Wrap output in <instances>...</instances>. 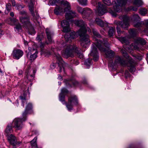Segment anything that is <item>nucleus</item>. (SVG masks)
Here are the masks:
<instances>
[{"mask_svg": "<svg viewBox=\"0 0 148 148\" xmlns=\"http://www.w3.org/2000/svg\"><path fill=\"white\" fill-rule=\"evenodd\" d=\"M72 23L75 24L80 27V29L76 33L75 32L67 33L64 34V38L66 42V44H63V49L62 51V54L63 57L66 58L73 56L74 52L77 53V56L80 58H83V56L79 48L72 43H70L72 40L76 36H79L80 38V44L83 47L86 48L90 44V40L89 36L86 34L87 31L91 32V30L87 26L82 20H71Z\"/></svg>", "mask_w": 148, "mask_h": 148, "instance_id": "f257e3e1", "label": "nucleus"}, {"mask_svg": "<svg viewBox=\"0 0 148 148\" xmlns=\"http://www.w3.org/2000/svg\"><path fill=\"white\" fill-rule=\"evenodd\" d=\"M127 0H116L113 1V8H110L106 9V7L98 2L97 7L95 10V13L99 16L103 15L106 11L109 12L113 16H116V13L121 11L120 7L126 4Z\"/></svg>", "mask_w": 148, "mask_h": 148, "instance_id": "f03ea898", "label": "nucleus"}, {"mask_svg": "<svg viewBox=\"0 0 148 148\" xmlns=\"http://www.w3.org/2000/svg\"><path fill=\"white\" fill-rule=\"evenodd\" d=\"M123 57L125 58H128V61L123 60V58L118 56L115 58L114 64L117 65L123 66H127L129 71L132 73L135 71L136 63L131 58H129L127 53L123 49H122L120 51Z\"/></svg>", "mask_w": 148, "mask_h": 148, "instance_id": "7ed1b4c3", "label": "nucleus"}, {"mask_svg": "<svg viewBox=\"0 0 148 148\" xmlns=\"http://www.w3.org/2000/svg\"><path fill=\"white\" fill-rule=\"evenodd\" d=\"M92 32L95 36L93 38V40H95V42L92 45V50L90 53V55L93 57V60L95 61H97L98 59L99 56L98 55V52L97 49V47L95 45L96 41L98 40V41H100L102 42H104L103 41H105L106 40H104L103 39L101 40L98 38L101 37L100 35L98 33L97 31L94 29H93Z\"/></svg>", "mask_w": 148, "mask_h": 148, "instance_id": "20e7f679", "label": "nucleus"}, {"mask_svg": "<svg viewBox=\"0 0 148 148\" xmlns=\"http://www.w3.org/2000/svg\"><path fill=\"white\" fill-rule=\"evenodd\" d=\"M65 96V95L60 93L59 95V100L63 104H65L66 105V107L69 111H71L73 110V105L78 104L77 98L75 96H71L69 97L68 102L67 103L64 100Z\"/></svg>", "mask_w": 148, "mask_h": 148, "instance_id": "39448f33", "label": "nucleus"}, {"mask_svg": "<svg viewBox=\"0 0 148 148\" xmlns=\"http://www.w3.org/2000/svg\"><path fill=\"white\" fill-rule=\"evenodd\" d=\"M98 40L96 41L95 45L97 47V48H98L99 50L101 52H104L105 53L106 57L108 58H111L114 56V53L112 50L109 49H106L104 47H105L108 48L109 44L107 40L105 41H103L104 42Z\"/></svg>", "mask_w": 148, "mask_h": 148, "instance_id": "423d86ee", "label": "nucleus"}, {"mask_svg": "<svg viewBox=\"0 0 148 148\" xmlns=\"http://www.w3.org/2000/svg\"><path fill=\"white\" fill-rule=\"evenodd\" d=\"M59 4V5H57L54 10V12L55 14L57 15H58L62 13H63L64 12H67L65 15V17L67 20H71L76 16L75 12L74 11H72L71 10V6H70V10L65 11L64 9L63 10L62 6L63 5L64 7H66L65 8H66L67 6H64L63 4H61V3Z\"/></svg>", "mask_w": 148, "mask_h": 148, "instance_id": "0eeeda50", "label": "nucleus"}, {"mask_svg": "<svg viewBox=\"0 0 148 148\" xmlns=\"http://www.w3.org/2000/svg\"><path fill=\"white\" fill-rule=\"evenodd\" d=\"M25 2L26 3H28L29 10L32 16L34 19L38 22L39 25H40V23L38 21V20L39 18V16L36 11L34 12V4L35 0H24Z\"/></svg>", "mask_w": 148, "mask_h": 148, "instance_id": "6e6552de", "label": "nucleus"}, {"mask_svg": "<svg viewBox=\"0 0 148 148\" xmlns=\"http://www.w3.org/2000/svg\"><path fill=\"white\" fill-rule=\"evenodd\" d=\"M56 57L58 60L59 61L58 63H53L50 65V68L52 69H54L56 66V65H58V68L59 72L62 71V68L65 66L66 64V63L62 60V58L59 54H57L56 55Z\"/></svg>", "mask_w": 148, "mask_h": 148, "instance_id": "1a4fd4ad", "label": "nucleus"}, {"mask_svg": "<svg viewBox=\"0 0 148 148\" xmlns=\"http://www.w3.org/2000/svg\"><path fill=\"white\" fill-rule=\"evenodd\" d=\"M120 19L123 20V21H117L115 23L118 25H120L123 28L126 29L129 26V18L126 15L120 16Z\"/></svg>", "mask_w": 148, "mask_h": 148, "instance_id": "9d476101", "label": "nucleus"}, {"mask_svg": "<svg viewBox=\"0 0 148 148\" xmlns=\"http://www.w3.org/2000/svg\"><path fill=\"white\" fill-rule=\"evenodd\" d=\"M38 53V52L36 49L29 47L28 53L26 54V56L28 59L32 62L37 57Z\"/></svg>", "mask_w": 148, "mask_h": 148, "instance_id": "9b49d317", "label": "nucleus"}, {"mask_svg": "<svg viewBox=\"0 0 148 148\" xmlns=\"http://www.w3.org/2000/svg\"><path fill=\"white\" fill-rule=\"evenodd\" d=\"M23 118L21 119L19 118L15 119L12 122V126L16 129L19 130L23 127L22 123L26 120V117L23 116Z\"/></svg>", "mask_w": 148, "mask_h": 148, "instance_id": "f8f14e48", "label": "nucleus"}, {"mask_svg": "<svg viewBox=\"0 0 148 148\" xmlns=\"http://www.w3.org/2000/svg\"><path fill=\"white\" fill-rule=\"evenodd\" d=\"M56 3H61L64 6H67V8H64V11H66L70 10V4L66 1L64 0H50L48 4L49 5H53Z\"/></svg>", "mask_w": 148, "mask_h": 148, "instance_id": "ddd939ff", "label": "nucleus"}, {"mask_svg": "<svg viewBox=\"0 0 148 148\" xmlns=\"http://www.w3.org/2000/svg\"><path fill=\"white\" fill-rule=\"evenodd\" d=\"M20 22L26 28L29 29L32 27V25L30 21V17L29 16L23 17V16L19 17Z\"/></svg>", "mask_w": 148, "mask_h": 148, "instance_id": "4468645a", "label": "nucleus"}, {"mask_svg": "<svg viewBox=\"0 0 148 148\" xmlns=\"http://www.w3.org/2000/svg\"><path fill=\"white\" fill-rule=\"evenodd\" d=\"M64 82L66 86L72 87V86H77L79 85V83L73 78L64 79Z\"/></svg>", "mask_w": 148, "mask_h": 148, "instance_id": "2eb2a0df", "label": "nucleus"}, {"mask_svg": "<svg viewBox=\"0 0 148 148\" xmlns=\"http://www.w3.org/2000/svg\"><path fill=\"white\" fill-rule=\"evenodd\" d=\"M7 138L10 143L14 146L16 145H19L21 143L20 141L17 142L16 137L12 134H10Z\"/></svg>", "mask_w": 148, "mask_h": 148, "instance_id": "dca6fc26", "label": "nucleus"}, {"mask_svg": "<svg viewBox=\"0 0 148 148\" xmlns=\"http://www.w3.org/2000/svg\"><path fill=\"white\" fill-rule=\"evenodd\" d=\"M85 11L83 14V18L84 19H87L89 20L92 13V11L88 8H85Z\"/></svg>", "mask_w": 148, "mask_h": 148, "instance_id": "f3484780", "label": "nucleus"}, {"mask_svg": "<svg viewBox=\"0 0 148 148\" xmlns=\"http://www.w3.org/2000/svg\"><path fill=\"white\" fill-rule=\"evenodd\" d=\"M23 51L19 49L14 50L12 53V56L14 58L18 59L23 55Z\"/></svg>", "mask_w": 148, "mask_h": 148, "instance_id": "a211bd4d", "label": "nucleus"}, {"mask_svg": "<svg viewBox=\"0 0 148 148\" xmlns=\"http://www.w3.org/2000/svg\"><path fill=\"white\" fill-rule=\"evenodd\" d=\"M61 25L63 29V32H68L70 31V29L69 26V23L67 21L63 20L61 22Z\"/></svg>", "mask_w": 148, "mask_h": 148, "instance_id": "6ab92c4d", "label": "nucleus"}, {"mask_svg": "<svg viewBox=\"0 0 148 148\" xmlns=\"http://www.w3.org/2000/svg\"><path fill=\"white\" fill-rule=\"evenodd\" d=\"M35 72L34 70H30L29 69L26 70L25 74L26 75L27 79L29 81H31L34 79V73Z\"/></svg>", "mask_w": 148, "mask_h": 148, "instance_id": "aec40b11", "label": "nucleus"}, {"mask_svg": "<svg viewBox=\"0 0 148 148\" xmlns=\"http://www.w3.org/2000/svg\"><path fill=\"white\" fill-rule=\"evenodd\" d=\"M32 108V104L31 103H29L27 105L25 109L24 112L22 114V116L23 117H26V115L28 113V112L29 110H31Z\"/></svg>", "mask_w": 148, "mask_h": 148, "instance_id": "412c9836", "label": "nucleus"}, {"mask_svg": "<svg viewBox=\"0 0 148 148\" xmlns=\"http://www.w3.org/2000/svg\"><path fill=\"white\" fill-rule=\"evenodd\" d=\"M95 21L96 23L101 27L104 26L107 27L108 26L106 23H104L101 19L99 18H96L95 20Z\"/></svg>", "mask_w": 148, "mask_h": 148, "instance_id": "4be33fe9", "label": "nucleus"}, {"mask_svg": "<svg viewBox=\"0 0 148 148\" xmlns=\"http://www.w3.org/2000/svg\"><path fill=\"white\" fill-rule=\"evenodd\" d=\"M13 131V130L11 126L8 125L5 130V134L8 137V136Z\"/></svg>", "mask_w": 148, "mask_h": 148, "instance_id": "5701e85b", "label": "nucleus"}, {"mask_svg": "<svg viewBox=\"0 0 148 148\" xmlns=\"http://www.w3.org/2000/svg\"><path fill=\"white\" fill-rule=\"evenodd\" d=\"M129 33L131 37H133L136 36L138 34V31L134 29H130L129 31Z\"/></svg>", "mask_w": 148, "mask_h": 148, "instance_id": "b1692460", "label": "nucleus"}, {"mask_svg": "<svg viewBox=\"0 0 148 148\" xmlns=\"http://www.w3.org/2000/svg\"><path fill=\"white\" fill-rule=\"evenodd\" d=\"M135 42L137 44H140L141 45H144L146 44V41L143 39L140 38H137L135 40Z\"/></svg>", "mask_w": 148, "mask_h": 148, "instance_id": "393cba45", "label": "nucleus"}, {"mask_svg": "<svg viewBox=\"0 0 148 148\" xmlns=\"http://www.w3.org/2000/svg\"><path fill=\"white\" fill-rule=\"evenodd\" d=\"M46 33L47 35V37L48 39V41L49 42H51L52 41L51 39V35L52 34L51 32L49 29H46Z\"/></svg>", "mask_w": 148, "mask_h": 148, "instance_id": "a878e982", "label": "nucleus"}, {"mask_svg": "<svg viewBox=\"0 0 148 148\" xmlns=\"http://www.w3.org/2000/svg\"><path fill=\"white\" fill-rule=\"evenodd\" d=\"M45 43H43L42 42H41L40 45V47L41 49V54H44L46 53L47 52V51L45 49H44V47L45 46Z\"/></svg>", "mask_w": 148, "mask_h": 148, "instance_id": "bb28decb", "label": "nucleus"}, {"mask_svg": "<svg viewBox=\"0 0 148 148\" xmlns=\"http://www.w3.org/2000/svg\"><path fill=\"white\" fill-rule=\"evenodd\" d=\"M14 29L15 32L18 33L22 31L21 26V24L18 23L17 24H16L15 27H14Z\"/></svg>", "mask_w": 148, "mask_h": 148, "instance_id": "cd10ccee", "label": "nucleus"}, {"mask_svg": "<svg viewBox=\"0 0 148 148\" xmlns=\"http://www.w3.org/2000/svg\"><path fill=\"white\" fill-rule=\"evenodd\" d=\"M92 59L90 58H88L85 61L84 64L86 66L87 68H89L90 65L92 64Z\"/></svg>", "mask_w": 148, "mask_h": 148, "instance_id": "c85d7f7f", "label": "nucleus"}, {"mask_svg": "<svg viewBox=\"0 0 148 148\" xmlns=\"http://www.w3.org/2000/svg\"><path fill=\"white\" fill-rule=\"evenodd\" d=\"M134 4L136 5L137 7H138L142 5L143 3L141 0H134Z\"/></svg>", "mask_w": 148, "mask_h": 148, "instance_id": "c756f323", "label": "nucleus"}, {"mask_svg": "<svg viewBox=\"0 0 148 148\" xmlns=\"http://www.w3.org/2000/svg\"><path fill=\"white\" fill-rule=\"evenodd\" d=\"M26 97V94L25 93H24L23 95H21L20 96V99H21V101L22 102V105L23 106V107H24V103L25 102Z\"/></svg>", "mask_w": 148, "mask_h": 148, "instance_id": "7c9ffc66", "label": "nucleus"}, {"mask_svg": "<svg viewBox=\"0 0 148 148\" xmlns=\"http://www.w3.org/2000/svg\"><path fill=\"white\" fill-rule=\"evenodd\" d=\"M144 24L146 27L144 29V31L148 36V20H145Z\"/></svg>", "mask_w": 148, "mask_h": 148, "instance_id": "2f4dec72", "label": "nucleus"}, {"mask_svg": "<svg viewBox=\"0 0 148 148\" xmlns=\"http://www.w3.org/2000/svg\"><path fill=\"white\" fill-rule=\"evenodd\" d=\"M115 29V28H113V27H111L108 31V33L109 36L111 37L113 36L114 32Z\"/></svg>", "mask_w": 148, "mask_h": 148, "instance_id": "473e14b6", "label": "nucleus"}, {"mask_svg": "<svg viewBox=\"0 0 148 148\" xmlns=\"http://www.w3.org/2000/svg\"><path fill=\"white\" fill-rule=\"evenodd\" d=\"M37 139L36 137H35L34 139L31 142V143L32 147H37L36 143V141Z\"/></svg>", "mask_w": 148, "mask_h": 148, "instance_id": "72a5a7b5", "label": "nucleus"}, {"mask_svg": "<svg viewBox=\"0 0 148 148\" xmlns=\"http://www.w3.org/2000/svg\"><path fill=\"white\" fill-rule=\"evenodd\" d=\"M147 13V10L144 8H141L139 10V13L143 16H144Z\"/></svg>", "mask_w": 148, "mask_h": 148, "instance_id": "f704fd0d", "label": "nucleus"}, {"mask_svg": "<svg viewBox=\"0 0 148 148\" xmlns=\"http://www.w3.org/2000/svg\"><path fill=\"white\" fill-rule=\"evenodd\" d=\"M79 3L83 6L86 5H87V0H77Z\"/></svg>", "mask_w": 148, "mask_h": 148, "instance_id": "c9c22d12", "label": "nucleus"}, {"mask_svg": "<svg viewBox=\"0 0 148 148\" xmlns=\"http://www.w3.org/2000/svg\"><path fill=\"white\" fill-rule=\"evenodd\" d=\"M119 40L122 43H127L128 42V40L125 37H120L119 38Z\"/></svg>", "mask_w": 148, "mask_h": 148, "instance_id": "e433bc0d", "label": "nucleus"}, {"mask_svg": "<svg viewBox=\"0 0 148 148\" xmlns=\"http://www.w3.org/2000/svg\"><path fill=\"white\" fill-rule=\"evenodd\" d=\"M140 17L137 14H134L132 17V19L134 21H139Z\"/></svg>", "mask_w": 148, "mask_h": 148, "instance_id": "4c0bfd02", "label": "nucleus"}, {"mask_svg": "<svg viewBox=\"0 0 148 148\" xmlns=\"http://www.w3.org/2000/svg\"><path fill=\"white\" fill-rule=\"evenodd\" d=\"M85 8H82L80 7H77V10L78 12L82 14V16L83 17V14L84 13L85 11Z\"/></svg>", "mask_w": 148, "mask_h": 148, "instance_id": "58836bf2", "label": "nucleus"}, {"mask_svg": "<svg viewBox=\"0 0 148 148\" xmlns=\"http://www.w3.org/2000/svg\"><path fill=\"white\" fill-rule=\"evenodd\" d=\"M25 7L24 5H21L20 4H17L15 6L16 9L18 10H20Z\"/></svg>", "mask_w": 148, "mask_h": 148, "instance_id": "ea45409f", "label": "nucleus"}, {"mask_svg": "<svg viewBox=\"0 0 148 148\" xmlns=\"http://www.w3.org/2000/svg\"><path fill=\"white\" fill-rule=\"evenodd\" d=\"M68 92V90L64 88H63L61 90V92L60 93L65 95V94Z\"/></svg>", "mask_w": 148, "mask_h": 148, "instance_id": "a19ab883", "label": "nucleus"}, {"mask_svg": "<svg viewBox=\"0 0 148 148\" xmlns=\"http://www.w3.org/2000/svg\"><path fill=\"white\" fill-rule=\"evenodd\" d=\"M134 26L136 27H138L141 26L142 23L140 22H134Z\"/></svg>", "mask_w": 148, "mask_h": 148, "instance_id": "79ce46f5", "label": "nucleus"}, {"mask_svg": "<svg viewBox=\"0 0 148 148\" xmlns=\"http://www.w3.org/2000/svg\"><path fill=\"white\" fill-rule=\"evenodd\" d=\"M43 37V35L42 34H40L37 36L36 39L38 42H40L41 41Z\"/></svg>", "mask_w": 148, "mask_h": 148, "instance_id": "37998d69", "label": "nucleus"}, {"mask_svg": "<svg viewBox=\"0 0 148 148\" xmlns=\"http://www.w3.org/2000/svg\"><path fill=\"white\" fill-rule=\"evenodd\" d=\"M9 20L10 21L12 22L10 23L11 25H15V23L17 21H18V20L14 18H10L9 19Z\"/></svg>", "mask_w": 148, "mask_h": 148, "instance_id": "c03bdc74", "label": "nucleus"}, {"mask_svg": "<svg viewBox=\"0 0 148 148\" xmlns=\"http://www.w3.org/2000/svg\"><path fill=\"white\" fill-rule=\"evenodd\" d=\"M103 3L106 5L110 6L111 4V2L110 0H103Z\"/></svg>", "mask_w": 148, "mask_h": 148, "instance_id": "a18cd8bd", "label": "nucleus"}, {"mask_svg": "<svg viewBox=\"0 0 148 148\" xmlns=\"http://www.w3.org/2000/svg\"><path fill=\"white\" fill-rule=\"evenodd\" d=\"M11 8V6L10 3H8L6 5V9L7 11L9 12Z\"/></svg>", "mask_w": 148, "mask_h": 148, "instance_id": "49530a36", "label": "nucleus"}, {"mask_svg": "<svg viewBox=\"0 0 148 148\" xmlns=\"http://www.w3.org/2000/svg\"><path fill=\"white\" fill-rule=\"evenodd\" d=\"M19 14L21 15H25V16H28L27 14V13L24 10H22L21 11H20L19 12Z\"/></svg>", "mask_w": 148, "mask_h": 148, "instance_id": "de8ad7c7", "label": "nucleus"}, {"mask_svg": "<svg viewBox=\"0 0 148 148\" xmlns=\"http://www.w3.org/2000/svg\"><path fill=\"white\" fill-rule=\"evenodd\" d=\"M71 63L72 64H73L75 65H77L79 64V62L77 60H72L71 61Z\"/></svg>", "mask_w": 148, "mask_h": 148, "instance_id": "09e8293b", "label": "nucleus"}, {"mask_svg": "<svg viewBox=\"0 0 148 148\" xmlns=\"http://www.w3.org/2000/svg\"><path fill=\"white\" fill-rule=\"evenodd\" d=\"M130 76V74L128 71H125V77L126 78H127V77H129Z\"/></svg>", "mask_w": 148, "mask_h": 148, "instance_id": "8fccbe9b", "label": "nucleus"}, {"mask_svg": "<svg viewBox=\"0 0 148 148\" xmlns=\"http://www.w3.org/2000/svg\"><path fill=\"white\" fill-rule=\"evenodd\" d=\"M91 3L92 5L95 6L97 5V2L96 0H92L91 1Z\"/></svg>", "mask_w": 148, "mask_h": 148, "instance_id": "3c124183", "label": "nucleus"}, {"mask_svg": "<svg viewBox=\"0 0 148 148\" xmlns=\"http://www.w3.org/2000/svg\"><path fill=\"white\" fill-rule=\"evenodd\" d=\"M117 25V26L116 27V29L117 30V32L118 34H120L121 32V29L120 28L118 27L119 25Z\"/></svg>", "mask_w": 148, "mask_h": 148, "instance_id": "603ef678", "label": "nucleus"}, {"mask_svg": "<svg viewBox=\"0 0 148 148\" xmlns=\"http://www.w3.org/2000/svg\"><path fill=\"white\" fill-rule=\"evenodd\" d=\"M82 82L84 84H88V83L86 79L84 78L82 81Z\"/></svg>", "mask_w": 148, "mask_h": 148, "instance_id": "864d4df0", "label": "nucleus"}, {"mask_svg": "<svg viewBox=\"0 0 148 148\" xmlns=\"http://www.w3.org/2000/svg\"><path fill=\"white\" fill-rule=\"evenodd\" d=\"M130 9L134 11H136L137 10V8L136 7L132 6L131 7Z\"/></svg>", "mask_w": 148, "mask_h": 148, "instance_id": "5fc2aeb1", "label": "nucleus"}, {"mask_svg": "<svg viewBox=\"0 0 148 148\" xmlns=\"http://www.w3.org/2000/svg\"><path fill=\"white\" fill-rule=\"evenodd\" d=\"M135 57L136 58V59H138L139 60H141L142 59V57L141 56H135Z\"/></svg>", "mask_w": 148, "mask_h": 148, "instance_id": "6e6d98bb", "label": "nucleus"}, {"mask_svg": "<svg viewBox=\"0 0 148 148\" xmlns=\"http://www.w3.org/2000/svg\"><path fill=\"white\" fill-rule=\"evenodd\" d=\"M12 5L13 6L15 7L16 5V3L14 0H11Z\"/></svg>", "mask_w": 148, "mask_h": 148, "instance_id": "4d7b16f0", "label": "nucleus"}, {"mask_svg": "<svg viewBox=\"0 0 148 148\" xmlns=\"http://www.w3.org/2000/svg\"><path fill=\"white\" fill-rule=\"evenodd\" d=\"M58 79L60 80H62V76L60 75H58Z\"/></svg>", "mask_w": 148, "mask_h": 148, "instance_id": "13d9d810", "label": "nucleus"}, {"mask_svg": "<svg viewBox=\"0 0 148 148\" xmlns=\"http://www.w3.org/2000/svg\"><path fill=\"white\" fill-rule=\"evenodd\" d=\"M23 73V72L21 70H19L18 75H22Z\"/></svg>", "mask_w": 148, "mask_h": 148, "instance_id": "bf43d9fd", "label": "nucleus"}, {"mask_svg": "<svg viewBox=\"0 0 148 148\" xmlns=\"http://www.w3.org/2000/svg\"><path fill=\"white\" fill-rule=\"evenodd\" d=\"M3 34V31L1 29H0V37H1Z\"/></svg>", "mask_w": 148, "mask_h": 148, "instance_id": "052dcab7", "label": "nucleus"}, {"mask_svg": "<svg viewBox=\"0 0 148 148\" xmlns=\"http://www.w3.org/2000/svg\"><path fill=\"white\" fill-rule=\"evenodd\" d=\"M10 15L12 17H13L14 16V14L13 12H11L10 13Z\"/></svg>", "mask_w": 148, "mask_h": 148, "instance_id": "680f3d73", "label": "nucleus"}, {"mask_svg": "<svg viewBox=\"0 0 148 148\" xmlns=\"http://www.w3.org/2000/svg\"><path fill=\"white\" fill-rule=\"evenodd\" d=\"M134 48L137 50H139V48L137 46H136L135 45L134 46Z\"/></svg>", "mask_w": 148, "mask_h": 148, "instance_id": "e2e57ef3", "label": "nucleus"}, {"mask_svg": "<svg viewBox=\"0 0 148 148\" xmlns=\"http://www.w3.org/2000/svg\"><path fill=\"white\" fill-rule=\"evenodd\" d=\"M16 102L17 103V104H16V105L18 106V99L16 100Z\"/></svg>", "mask_w": 148, "mask_h": 148, "instance_id": "0e129e2a", "label": "nucleus"}, {"mask_svg": "<svg viewBox=\"0 0 148 148\" xmlns=\"http://www.w3.org/2000/svg\"><path fill=\"white\" fill-rule=\"evenodd\" d=\"M146 60L148 64V53L147 54V58H146Z\"/></svg>", "mask_w": 148, "mask_h": 148, "instance_id": "69168bd1", "label": "nucleus"}, {"mask_svg": "<svg viewBox=\"0 0 148 148\" xmlns=\"http://www.w3.org/2000/svg\"><path fill=\"white\" fill-rule=\"evenodd\" d=\"M58 83H59V84L60 85L61 84V82H58Z\"/></svg>", "mask_w": 148, "mask_h": 148, "instance_id": "338daca9", "label": "nucleus"}, {"mask_svg": "<svg viewBox=\"0 0 148 148\" xmlns=\"http://www.w3.org/2000/svg\"><path fill=\"white\" fill-rule=\"evenodd\" d=\"M12 148H16V147H15L14 146Z\"/></svg>", "mask_w": 148, "mask_h": 148, "instance_id": "774afa93", "label": "nucleus"}]
</instances>
